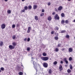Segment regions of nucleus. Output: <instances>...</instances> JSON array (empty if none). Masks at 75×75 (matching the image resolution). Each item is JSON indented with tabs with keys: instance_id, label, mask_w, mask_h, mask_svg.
Wrapping results in <instances>:
<instances>
[{
	"instance_id": "63",
	"label": "nucleus",
	"mask_w": 75,
	"mask_h": 75,
	"mask_svg": "<svg viewBox=\"0 0 75 75\" xmlns=\"http://www.w3.org/2000/svg\"><path fill=\"white\" fill-rule=\"evenodd\" d=\"M33 57H32V59H33Z\"/></svg>"
},
{
	"instance_id": "1",
	"label": "nucleus",
	"mask_w": 75,
	"mask_h": 75,
	"mask_svg": "<svg viewBox=\"0 0 75 75\" xmlns=\"http://www.w3.org/2000/svg\"><path fill=\"white\" fill-rule=\"evenodd\" d=\"M41 58L43 61H48L49 59V58L48 57H42Z\"/></svg>"
},
{
	"instance_id": "14",
	"label": "nucleus",
	"mask_w": 75,
	"mask_h": 75,
	"mask_svg": "<svg viewBox=\"0 0 75 75\" xmlns=\"http://www.w3.org/2000/svg\"><path fill=\"white\" fill-rule=\"evenodd\" d=\"M35 19L36 20H38V18L37 16H35Z\"/></svg>"
},
{
	"instance_id": "21",
	"label": "nucleus",
	"mask_w": 75,
	"mask_h": 75,
	"mask_svg": "<svg viewBox=\"0 0 75 75\" xmlns=\"http://www.w3.org/2000/svg\"><path fill=\"white\" fill-rule=\"evenodd\" d=\"M7 12L8 14H10L11 13V11L10 10H8Z\"/></svg>"
},
{
	"instance_id": "62",
	"label": "nucleus",
	"mask_w": 75,
	"mask_h": 75,
	"mask_svg": "<svg viewBox=\"0 0 75 75\" xmlns=\"http://www.w3.org/2000/svg\"><path fill=\"white\" fill-rule=\"evenodd\" d=\"M6 59H5V61H6Z\"/></svg>"
},
{
	"instance_id": "9",
	"label": "nucleus",
	"mask_w": 75,
	"mask_h": 75,
	"mask_svg": "<svg viewBox=\"0 0 75 75\" xmlns=\"http://www.w3.org/2000/svg\"><path fill=\"white\" fill-rule=\"evenodd\" d=\"M62 9V6H60L58 8V11H61Z\"/></svg>"
},
{
	"instance_id": "52",
	"label": "nucleus",
	"mask_w": 75,
	"mask_h": 75,
	"mask_svg": "<svg viewBox=\"0 0 75 75\" xmlns=\"http://www.w3.org/2000/svg\"><path fill=\"white\" fill-rule=\"evenodd\" d=\"M60 63H61V64H63V62L62 61H61L60 62Z\"/></svg>"
},
{
	"instance_id": "23",
	"label": "nucleus",
	"mask_w": 75,
	"mask_h": 75,
	"mask_svg": "<svg viewBox=\"0 0 75 75\" xmlns=\"http://www.w3.org/2000/svg\"><path fill=\"white\" fill-rule=\"evenodd\" d=\"M12 38L13 40H15L16 39V35H13L12 37Z\"/></svg>"
},
{
	"instance_id": "54",
	"label": "nucleus",
	"mask_w": 75,
	"mask_h": 75,
	"mask_svg": "<svg viewBox=\"0 0 75 75\" xmlns=\"http://www.w3.org/2000/svg\"><path fill=\"white\" fill-rule=\"evenodd\" d=\"M18 68H19V69H20V67H19L18 66Z\"/></svg>"
},
{
	"instance_id": "28",
	"label": "nucleus",
	"mask_w": 75,
	"mask_h": 75,
	"mask_svg": "<svg viewBox=\"0 0 75 75\" xmlns=\"http://www.w3.org/2000/svg\"><path fill=\"white\" fill-rule=\"evenodd\" d=\"M70 68L71 69H72V66L71 64L70 65Z\"/></svg>"
},
{
	"instance_id": "7",
	"label": "nucleus",
	"mask_w": 75,
	"mask_h": 75,
	"mask_svg": "<svg viewBox=\"0 0 75 75\" xmlns=\"http://www.w3.org/2000/svg\"><path fill=\"white\" fill-rule=\"evenodd\" d=\"M55 19L56 20H59V16H58V15L56 14L55 16L54 17Z\"/></svg>"
},
{
	"instance_id": "25",
	"label": "nucleus",
	"mask_w": 75,
	"mask_h": 75,
	"mask_svg": "<svg viewBox=\"0 0 75 75\" xmlns=\"http://www.w3.org/2000/svg\"><path fill=\"white\" fill-rule=\"evenodd\" d=\"M16 27V25L14 24H13L12 25V28H14Z\"/></svg>"
},
{
	"instance_id": "46",
	"label": "nucleus",
	"mask_w": 75,
	"mask_h": 75,
	"mask_svg": "<svg viewBox=\"0 0 75 75\" xmlns=\"http://www.w3.org/2000/svg\"><path fill=\"white\" fill-rule=\"evenodd\" d=\"M22 13H23L24 12H25V9H23L22 11Z\"/></svg>"
},
{
	"instance_id": "37",
	"label": "nucleus",
	"mask_w": 75,
	"mask_h": 75,
	"mask_svg": "<svg viewBox=\"0 0 75 75\" xmlns=\"http://www.w3.org/2000/svg\"><path fill=\"white\" fill-rule=\"evenodd\" d=\"M44 13H42L41 14H40V16H41V17H42L43 16H44Z\"/></svg>"
},
{
	"instance_id": "30",
	"label": "nucleus",
	"mask_w": 75,
	"mask_h": 75,
	"mask_svg": "<svg viewBox=\"0 0 75 75\" xmlns=\"http://www.w3.org/2000/svg\"><path fill=\"white\" fill-rule=\"evenodd\" d=\"M28 8L27 7V6H26L24 7V9L25 10H27Z\"/></svg>"
},
{
	"instance_id": "41",
	"label": "nucleus",
	"mask_w": 75,
	"mask_h": 75,
	"mask_svg": "<svg viewBox=\"0 0 75 75\" xmlns=\"http://www.w3.org/2000/svg\"><path fill=\"white\" fill-rule=\"evenodd\" d=\"M68 20H66L65 21V23H66V24H68Z\"/></svg>"
},
{
	"instance_id": "18",
	"label": "nucleus",
	"mask_w": 75,
	"mask_h": 75,
	"mask_svg": "<svg viewBox=\"0 0 75 75\" xmlns=\"http://www.w3.org/2000/svg\"><path fill=\"white\" fill-rule=\"evenodd\" d=\"M61 16L62 17H64L65 16V14H64V13H62L61 14Z\"/></svg>"
},
{
	"instance_id": "17",
	"label": "nucleus",
	"mask_w": 75,
	"mask_h": 75,
	"mask_svg": "<svg viewBox=\"0 0 75 75\" xmlns=\"http://www.w3.org/2000/svg\"><path fill=\"white\" fill-rule=\"evenodd\" d=\"M67 72L68 73H71V70L69 69H68L67 70Z\"/></svg>"
},
{
	"instance_id": "38",
	"label": "nucleus",
	"mask_w": 75,
	"mask_h": 75,
	"mask_svg": "<svg viewBox=\"0 0 75 75\" xmlns=\"http://www.w3.org/2000/svg\"><path fill=\"white\" fill-rule=\"evenodd\" d=\"M65 30H62V31H61V33H65Z\"/></svg>"
},
{
	"instance_id": "31",
	"label": "nucleus",
	"mask_w": 75,
	"mask_h": 75,
	"mask_svg": "<svg viewBox=\"0 0 75 75\" xmlns=\"http://www.w3.org/2000/svg\"><path fill=\"white\" fill-rule=\"evenodd\" d=\"M19 74L20 75H23V72H20L19 73Z\"/></svg>"
},
{
	"instance_id": "20",
	"label": "nucleus",
	"mask_w": 75,
	"mask_h": 75,
	"mask_svg": "<svg viewBox=\"0 0 75 75\" xmlns=\"http://www.w3.org/2000/svg\"><path fill=\"white\" fill-rule=\"evenodd\" d=\"M49 73L50 74H52V71L51 69H50L49 71Z\"/></svg>"
},
{
	"instance_id": "64",
	"label": "nucleus",
	"mask_w": 75,
	"mask_h": 75,
	"mask_svg": "<svg viewBox=\"0 0 75 75\" xmlns=\"http://www.w3.org/2000/svg\"><path fill=\"white\" fill-rule=\"evenodd\" d=\"M25 75H26V74L25 73Z\"/></svg>"
},
{
	"instance_id": "44",
	"label": "nucleus",
	"mask_w": 75,
	"mask_h": 75,
	"mask_svg": "<svg viewBox=\"0 0 75 75\" xmlns=\"http://www.w3.org/2000/svg\"><path fill=\"white\" fill-rule=\"evenodd\" d=\"M47 5L48 6H50V5H51V3L50 2L48 3L47 4Z\"/></svg>"
},
{
	"instance_id": "10",
	"label": "nucleus",
	"mask_w": 75,
	"mask_h": 75,
	"mask_svg": "<svg viewBox=\"0 0 75 75\" xmlns=\"http://www.w3.org/2000/svg\"><path fill=\"white\" fill-rule=\"evenodd\" d=\"M73 50V49L71 47L69 48V52H72Z\"/></svg>"
},
{
	"instance_id": "42",
	"label": "nucleus",
	"mask_w": 75,
	"mask_h": 75,
	"mask_svg": "<svg viewBox=\"0 0 75 75\" xmlns=\"http://www.w3.org/2000/svg\"><path fill=\"white\" fill-rule=\"evenodd\" d=\"M55 35H56L57 36H58V33H55Z\"/></svg>"
},
{
	"instance_id": "6",
	"label": "nucleus",
	"mask_w": 75,
	"mask_h": 75,
	"mask_svg": "<svg viewBox=\"0 0 75 75\" xmlns=\"http://www.w3.org/2000/svg\"><path fill=\"white\" fill-rule=\"evenodd\" d=\"M9 48L11 50H13V49H14L15 47L12 45H10L9 46Z\"/></svg>"
},
{
	"instance_id": "13",
	"label": "nucleus",
	"mask_w": 75,
	"mask_h": 75,
	"mask_svg": "<svg viewBox=\"0 0 75 75\" xmlns=\"http://www.w3.org/2000/svg\"><path fill=\"white\" fill-rule=\"evenodd\" d=\"M37 8V6L36 5H35L33 6V9L34 10H35L36 9V8Z\"/></svg>"
},
{
	"instance_id": "34",
	"label": "nucleus",
	"mask_w": 75,
	"mask_h": 75,
	"mask_svg": "<svg viewBox=\"0 0 75 75\" xmlns=\"http://www.w3.org/2000/svg\"><path fill=\"white\" fill-rule=\"evenodd\" d=\"M1 71H4V69L3 67H1Z\"/></svg>"
},
{
	"instance_id": "5",
	"label": "nucleus",
	"mask_w": 75,
	"mask_h": 75,
	"mask_svg": "<svg viewBox=\"0 0 75 75\" xmlns=\"http://www.w3.org/2000/svg\"><path fill=\"white\" fill-rule=\"evenodd\" d=\"M33 62V64L34 65V68L35 69H36V71H37L38 70H37V67H35V64H36V63H35V62L34 61Z\"/></svg>"
},
{
	"instance_id": "48",
	"label": "nucleus",
	"mask_w": 75,
	"mask_h": 75,
	"mask_svg": "<svg viewBox=\"0 0 75 75\" xmlns=\"http://www.w3.org/2000/svg\"><path fill=\"white\" fill-rule=\"evenodd\" d=\"M55 11H58V10H57V8H55Z\"/></svg>"
},
{
	"instance_id": "53",
	"label": "nucleus",
	"mask_w": 75,
	"mask_h": 75,
	"mask_svg": "<svg viewBox=\"0 0 75 75\" xmlns=\"http://www.w3.org/2000/svg\"><path fill=\"white\" fill-rule=\"evenodd\" d=\"M55 14V13L54 12L53 13H52L53 15H54V14Z\"/></svg>"
},
{
	"instance_id": "40",
	"label": "nucleus",
	"mask_w": 75,
	"mask_h": 75,
	"mask_svg": "<svg viewBox=\"0 0 75 75\" xmlns=\"http://www.w3.org/2000/svg\"><path fill=\"white\" fill-rule=\"evenodd\" d=\"M30 41V38H28L27 39V41L28 42H29V41Z\"/></svg>"
},
{
	"instance_id": "55",
	"label": "nucleus",
	"mask_w": 75,
	"mask_h": 75,
	"mask_svg": "<svg viewBox=\"0 0 75 75\" xmlns=\"http://www.w3.org/2000/svg\"><path fill=\"white\" fill-rule=\"evenodd\" d=\"M73 22H74V23H75V19H74V20Z\"/></svg>"
},
{
	"instance_id": "32",
	"label": "nucleus",
	"mask_w": 75,
	"mask_h": 75,
	"mask_svg": "<svg viewBox=\"0 0 75 75\" xmlns=\"http://www.w3.org/2000/svg\"><path fill=\"white\" fill-rule=\"evenodd\" d=\"M57 61H55L53 63V64L54 65H57Z\"/></svg>"
},
{
	"instance_id": "43",
	"label": "nucleus",
	"mask_w": 75,
	"mask_h": 75,
	"mask_svg": "<svg viewBox=\"0 0 75 75\" xmlns=\"http://www.w3.org/2000/svg\"><path fill=\"white\" fill-rule=\"evenodd\" d=\"M65 62H66V64H68V61L67 60L66 61H65Z\"/></svg>"
},
{
	"instance_id": "8",
	"label": "nucleus",
	"mask_w": 75,
	"mask_h": 75,
	"mask_svg": "<svg viewBox=\"0 0 75 75\" xmlns=\"http://www.w3.org/2000/svg\"><path fill=\"white\" fill-rule=\"evenodd\" d=\"M31 27H28V29L27 31L28 33H29L30 32V30H31Z\"/></svg>"
},
{
	"instance_id": "29",
	"label": "nucleus",
	"mask_w": 75,
	"mask_h": 75,
	"mask_svg": "<svg viewBox=\"0 0 75 75\" xmlns=\"http://www.w3.org/2000/svg\"><path fill=\"white\" fill-rule=\"evenodd\" d=\"M69 61H72V58L71 57H70L69 59Z\"/></svg>"
},
{
	"instance_id": "33",
	"label": "nucleus",
	"mask_w": 75,
	"mask_h": 75,
	"mask_svg": "<svg viewBox=\"0 0 75 75\" xmlns=\"http://www.w3.org/2000/svg\"><path fill=\"white\" fill-rule=\"evenodd\" d=\"M66 38H69V36L68 35H67L66 37Z\"/></svg>"
},
{
	"instance_id": "59",
	"label": "nucleus",
	"mask_w": 75,
	"mask_h": 75,
	"mask_svg": "<svg viewBox=\"0 0 75 75\" xmlns=\"http://www.w3.org/2000/svg\"><path fill=\"white\" fill-rule=\"evenodd\" d=\"M22 1H24V0H22Z\"/></svg>"
},
{
	"instance_id": "26",
	"label": "nucleus",
	"mask_w": 75,
	"mask_h": 75,
	"mask_svg": "<svg viewBox=\"0 0 75 75\" xmlns=\"http://www.w3.org/2000/svg\"><path fill=\"white\" fill-rule=\"evenodd\" d=\"M28 8L29 9V10H31V8H32V6H28Z\"/></svg>"
},
{
	"instance_id": "51",
	"label": "nucleus",
	"mask_w": 75,
	"mask_h": 75,
	"mask_svg": "<svg viewBox=\"0 0 75 75\" xmlns=\"http://www.w3.org/2000/svg\"><path fill=\"white\" fill-rule=\"evenodd\" d=\"M62 51H64V50H65V48H63V49H62Z\"/></svg>"
},
{
	"instance_id": "56",
	"label": "nucleus",
	"mask_w": 75,
	"mask_h": 75,
	"mask_svg": "<svg viewBox=\"0 0 75 75\" xmlns=\"http://www.w3.org/2000/svg\"><path fill=\"white\" fill-rule=\"evenodd\" d=\"M1 72V70H0V73Z\"/></svg>"
},
{
	"instance_id": "22",
	"label": "nucleus",
	"mask_w": 75,
	"mask_h": 75,
	"mask_svg": "<svg viewBox=\"0 0 75 75\" xmlns=\"http://www.w3.org/2000/svg\"><path fill=\"white\" fill-rule=\"evenodd\" d=\"M64 23H65V21H64V20H62V21L61 22V23L62 24H64Z\"/></svg>"
},
{
	"instance_id": "11",
	"label": "nucleus",
	"mask_w": 75,
	"mask_h": 75,
	"mask_svg": "<svg viewBox=\"0 0 75 75\" xmlns=\"http://www.w3.org/2000/svg\"><path fill=\"white\" fill-rule=\"evenodd\" d=\"M3 45V42L1 41L0 42V46L1 47H2Z\"/></svg>"
},
{
	"instance_id": "58",
	"label": "nucleus",
	"mask_w": 75,
	"mask_h": 75,
	"mask_svg": "<svg viewBox=\"0 0 75 75\" xmlns=\"http://www.w3.org/2000/svg\"><path fill=\"white\" fill-rule=\"evenodd\" d=\"M5 1H7V0H5Z\"/></svg>"
},
{
	"instance_id": "12",
	"label": "nucleus",
	"mask_w": 75,
	"mask_h": 75,
	"mask_svg": "<svg viewBox=\"0 0 75 75\" xmlns=\"http://www.w3.org/2000/svg\"><path fill=\"white\" fill-rule=\"evenodd\" d=\"M12 45L13 47H14L17 45V43L16 42H13L12 43Z\"/></svg>"
},
{
	"instance_id": "57",
	"label": "nucleus",
	"mask_w": 75,
	"mask_h": 75,
	"mask_svg": "<svg viewBox=\"0 0 75 75\" xmlns=\"http://www.w3.org/2000/svg\"><path fill=\"white\" fill-rule=\"evenodd\" d=\"M21 67H23V65H21Z\"/></svg>"
},
{
	"instance_id": "24",
	"label": "nucleus",
	"mask_w": 75,
	"mask_h": 75,
	"mask_svg": "<svg viewBox=\"0 0 75 75\" xmlns=\"http://www.w3.org/2000/svg\"><path fill=\"white\" fill-rule=\"evenodd\" d=\"M42 55H43V56H44V57H45L46 56H47V54H46V53H43L42 54Z\"/></svg>"
},
{
	"instance_id": "4",
	"label": "nucleus",
	"mask_w": 75,
	"mask_h": 75,
	"mask_svg": "<svg viewBox=\"0 0 75 75\" xmlns=\"http://www.w3.org/2000/svg\"><path fill=\"white\" fill-rule=\"evenodd\" d=\"M43 66L45 68H47L48 67V64L47 63H43Z\"/></svg>"
},
{
	"instance_id": "61",
	"label": "nucleus",
	"mask_w": 75,
	"mask_h": 75,
	"mask_svg": "<svg viewBox=\"0 0 75 75\" xmlns=\"http://www.w3.org/2000/svg\"><path fill=\"white\" fill-rule=\"evenodd\" d=\"M38 66H40V65L39 64H38Z\"/></svg>"
},
{
	"instance_id": "45",
	"label": "nucleus",
	"mask_w": 75,
	"mask_h": 75,
	"mask_svg": "<svg viewBox=\"0 0 75 75\" xmlns=\"http://www.w3.org/2000/svg\"><path fill=\"white\" fill-rule=\"evenodd\" d=\"M54 33V31H52L51 32V34H53Z\"/></svg>"
},
{
	"instance_id": "35",
	"label": "nucleus",
	"mask_w": 75,
	"mask_h": 75,
	"mask_svg": "<svg viewBox=\"0 0 75 75\" xmlns=\"http://www.w3.org/2000/svg\"><path fill=\"white\" fill-rule=\"evenodd\" d=\"M61 46V44H58L57 47H60Z\"/></svg>"
},
{
	"instance_id": "19",
	"label": "nucleus",
	"mask_w": 75,
	"mask_h": 75,
	"mask_svg": "<svg viewBox=\"0 0 75 75\" xmlns=\"http://www.w3.org/2000/svg\"><path fill=\"white\" fill-rule=\"evenodd\" d=\"M59 51V49L58 48H56L55 49V51L56 52H58Z\"/></svg>"
},
{
	"instance_id": "15",
	"label": "nucleus",
	"mask_w": 75,
	"mask_h": 75,
	"mask_svg": "<svg viewBox=\"0 0 75 75\" xmlns=\"http://www.w3.org/2000/svg\"><path fill=\"white\" fill-rule=\"evenodd\" d=\"M52 19L51 18V17L49 16L48 18V20H49V21H51Z\"/></svg>"
},
{
	"instance_id": "16",
	"label": "nucleus",
	"mask_w": 75,
	"mask_h": 75,
	"mask_svg": "<svg viewBox=\"0 0 75 75\" xmlns=\"http://www.w3.org/2000/svg\"><path fill=\"white\" fill-rule=\"evenodd\" d=\"M30 49H31V48H30V47H28L27 48V51H30Z\"/></svg>"
},
{
	"instance_id": "36",
	"label": "nucleus",
	"mask_w": 75,
	"mask_h": 75,
	"mask_svg": "<svg viewBox=\"0 0 75 75\" xmlns=\"http://www.w3.org/2000/svg\"><path fill=\"white\" fill-rule=\"evenodd\" d=\"M67 58H64V59L63 60L64 61V62H65V61H67Z\"/></svg>"
},
{
	"instance_id": "49",
	"label": "nucleus",
	"mask_w": 75,
	"mask_h": 75,
	"mask_svg": "<svg viewBox=\"0 0 75 75\" xmlns=\"http://www.w3.org/2000/svg\"><path fill=\"white\" fill-rule=\"evenodd\" d=\"M17 27H19V24H18L16 25Z\"/></svg>"
},
{
	"instance_id": "60",
	"label": "nucleus",
	"mask_w": 75,
	"mask_h": 75,
	"mask_svg": "<svg viewBox=\"0 0 75 75\" xmlns=\"http://www.w3.org/2000/svg\"><path fill=\"white\" fill-rule=\"evenodd\" d=\"M33 31H34V30H33Z\"/></svg>"
},
{
	"instance_id": "50",
	"label": "nucleus",
	"mask_w": 75,
	"mask_h": 75,
	"mask_svg": "<svg viewBox=\"0 0 75 75\" xmlns=\"http://www.w3.org/2000/svg\"><path fill=\"white\" fill-rule=\"evenodd\" d=\"M42 12L43 13H44V10L42 9Z\"/></svg>"
},
{
	"instance_id": "2",
	"label": "nucleus",
	"mask_w": 75,
	"mask_h": 75,
	"mask_svg": "<svg viewBox=\"0 0 75 75\" xmlns=\"http://www.w3.org/2000/svg\"><path fill=\"white\" fill-rule=\"evenodd\" d=\"M6 28V25L4 23H2L1 25V28L3 30Z\"/></svg>"
},
{
	"instance_id": "39",
	"label": "nucleus",
	"mask_w": 75,
	"mask_h": 75,
	"mask_svg": "<svg viewBox=\"0 0 75 75\" xmlns=\"http://www.w3.org/2000/svg\"><path fill=\"white\" fill-rule=\"evenodd\" d=\"M59 29V28H58V27H56L55 30H58Z\"/></svg>"
},
{
	"instance_id": "47",
	"label": "nucleus",
	"mask_w": 75,
	"mask_h": 75,
	"mask_svg": "<svg viewBox=\"0 0 75 75\" xmlns=\"http://www.w3.org/2000/svg\"><path fill=\"white\" fill-rule=\"evenodd\" d=\"M27 39L26 38H25L24 39V41H27Z\"/></svg>"
},
{
	"instance_id": "3",
	"label": "nucleus",
	"mask_w": 75,
	"mask_h": 75,
	"mask_svg": "<svg viewBox=\"0 0 75 75\" xmlns=\"http://www.w3.org/2000/svg\"><path fill=\"white\" fill-rule=\"evenodd\" d=\"M59 71L61 72L63 70V68H62V66L61 65H60L59 66Z\"/></svg>"
},
{
	"instance_id": "27",
	"label": "nucleus",
	"mask_w": 75,
	"mask_h": 75,
	"mask_svg": "<svg viewBox=\"0 0 75 75\" xmlns=\"http://www.w3.org/2000/svg\"><path fill=\"white\" fill-rule=\"evenodd\" d=\"M54 38L56 40H58V37L56 36Z\"/></svg>"
}]
</instances>
